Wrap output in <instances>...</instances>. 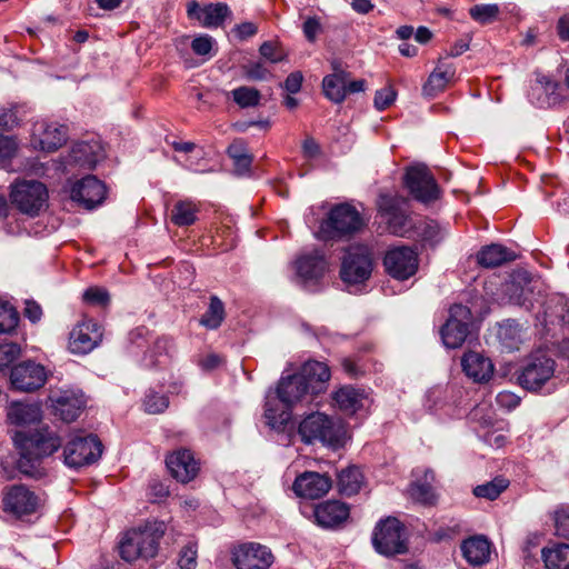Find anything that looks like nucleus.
<instances>
[{
  "label": "nucleus",
  "instance_id": "obj_10",
  "mask_svg": "<svg viewBox=\"0 0 569 569\" xmlns=\"http://www.w3.org/2000/svg\"><path fill=\"white\" fill-rule=\"evenodd\" d=\"M471 322L472 313L468 307L460 303L451 306L449 318L440 330L443 346L448 349L461 347L469 333Z\"/></svg>",
  "mask_w": 569,
  "mask_h": 569
},
{
  "label": "nucleus",
  "instance_id": "obj_24",
  "mask_svg": "<svg viewBox=\"0 0 569 569\" xmlns=\"http://www.w3.org/2000/svg\"><path fill=\"white\" fill-rule=\"evenodd\" d=\"M332 486L331 479L318 472L306 471L298 476L292 489L299 497L307 499H319L327 495Z\"/></svg>",
  "mask_w": 569,
  "mask_h": 569
},
{
  "label": "nucleus",
  "instance_id": "obj_18",
  "mask_svg": "<svg viewBox=\"0 0 569 569\" xmlns=\"http://www.w3.org/2000/svg\"><path fill=\"white\" fill-rule=\"evenodd\" d=\"M327 270V261L322 252L313 250L301 254L296 260V273L299 283L307 290H316V286Z\"/></svg>",
  "mask_w": 569,
  "mask_h": 569
},
{
  "label": "nucleus",
  "instance_id": "obj_59",
  "mask_svg": "<svg viewBox=\"0 0 569 569\" xmlns=\"http://www.w3.org/2000/svg\"><path fill=\"white\" fill-rule=\"evenodd\" d=\"M302 31L308 41L313 42L321 31L320 20L316 17H309L302 26Z\"/></svg>",
  "mask_w": 569,
  "mask_h": 569
},
{
  "label": "nucleus",
  "instance_id": "obj_51",
  "mask_svg": "<svg viewBox=\"0 0 569 569\" xmlns=\"http://www.w3.org/2000/svg\"><path fill=\"white\" fill-rule=\"evenodd\" d=\"M197 558V543L189 541L179 552L178 566L181 569H196Z\"/></svg>",
  "mask_w": 569,
  "mask_h": 569
},
{
  "label": "nucleus",
  "instance_id": "obj_4",
  "mask_svg": "<svg viewBox=\"0 0 569 569\" xmlns=\"http://www.w3.org/2000/svg\"><path fill=\"white\" fill-rule=\"evenodd\" d=\"M298 432L305 443L319 440L333 448L342 446L346 433L340 422L321 412L307 416L300 422Z\"/></svg>",
  "mask_w": 569,
  "mask_h": 569
},
{
  "label": "nucleus",
  "instance_id": "obj_2",
  "mask_svg": "<svg viewBox=\"0 0 569 569\" xmlns=\"http://www.w3.org/2000/svg\"><path fill=\"white\" fill-rule=\"evenodd\" d=\"M164 532L166 525L159 521L127 531L119 543L120 557L127 562L154 558Z\"/></svg>",
  "mask_w": 569,
  "mask_h": 569
},
{
  "label": "nucleus",
  "instance_id": "obj_26",
  "mask_svg": "<svg viewBox=\"0 0 569 569\" xmlns=\"http://www.w3.org/2000/svg\"><path fill=\"white\" fill-rule=\"evenodd\" d=\"M558 90V82L545 74H538L535 82L530 86L528 98L538 108H550L558 104L562 99Z\"/></svg>",
  "mask_w": 569,
  "mask_h": 569
},
{
  "label": "nucleus",
  "instance_id": "obj_30",
  "mask_svg": "<svg viewBox=\"0 0 569 569\" xmlns=\"http://www.w3.org/2000/svg\"><path fill=\"white\" fill-rule=\"evenodd\" d=\"M335 406L345 415L353 416L365 408L368 397L362 389L342 386L332 393Z\"/></svg>",
  "mask_w": 569,
  "mask_h": 569
},
{
  "label": "nucleus",
  "instance_id": "obj_28",
  "mask_svg": "<svg viewBox=\"0 0 569 569\" xmlns=\"http://www.w3.org/2000/svg\"><path fill=\"white\" fill-rule=\"evenodd\" d=\"M537 320L549 331V326L569 325V299L556 295L550 297L543 307L542 313Z\"/></svg>",
  "mask_w": 569,
  "mask_h": 569
},
{
  "label": "nucleus",
  "instance_id": "obj_47",
  "mask_svg": "<svg viewBox=\"0 0 569 569\" xmlns=\"http://www.w3.org/2000/svg\"><path fill=\"white\" fill-rule=\"evenodd\" d=\"M470 17L480 24H489L498 20L500 7L496 3L476 4L469 9Z\"/></svg>",
  "mask_w": 569,
  "mask_h": 569
},
{
  "label": "nucleus",
  "instance_id": "obj_61",
  "mask_svg": "<svg viewBox=\"0 0 569 569\" xmlns=\"http://www.w3.org/2000/svg\"><path fill=\"white\" fill-rule=\"evenodd\" d=\"M17 150V142L12 137L0 134V160L10 159Z\"/></svg>",
  "mask_w": 569,
  "mask_h": 569
},
{
  "label": "nucleus",
  "instance_id": "obj_7",
  "mask_svg": "<svg viewBox=\"0 0 569 569\" xmlns=\"http://www.w3.org/2000/svg\"><path fill=\"white\" fill-rule=\"evenodd\" d=\"M403 532L405 528L397 518L388 517L379 521L372 536L376 551L386 557L405 553L407 545Z\"/></svg>",
  "mask_w": 569,
  "mask_h": 569
},
{
  "label": "nucleus",
  "instance_id": "obj_1",
  "mask_svg": "<svg viewBox=\"0 0 569 569\" xmlns=\"http://www.w3.org/2000/svg\"><path fill=\"white\" fill-rule=\"evenodd\" d=\"M12 439L20 456L18 468L28 476H34L39 461L51 456L61 446V439L48 427L18 430Z\"/></svg>",
  "mask_w": 569,
  "mask_h": 569
},
{
  "label": "nucleus",
  "instance_id": "obj_13",
  "mask_svg": "<svg viewBox=\"0 0 569 569\" xmlns=\"http://www.w3.org/2000/svg\"><path fill=\"white\" fill-rule=\"evenodd\" d=\"M70 199L86 209H93L106 198V186L94 176H87L77 181H68L64 187Z\"/></svg>",
  "mask_w": 569,
  "mask_h": 569
},
{
  "label": "nucleus",
  "instance_id": "obj_58",
  "mask_svg": "<svg viewBox=\"0 0 569 569\" xmlns=\"http://www.w3.org/2000/svg\"><path fill=\"white\" fill-rule=\"evenodd\" d=\"M260 54L272 63H277L283 60V54L278 50V47L271 42L266 41L259 48Z\"/></svg>",
  "mask_w": 569,
  "mask_h": 569
},
{
  "label": "nucleus",
  "instance_id": "obj_35",
  "mask_svg": "<svg viewBox=\"0 0 569 569\" xmlns=\"http://www.w3.org/2000/svg\"><path fill=\"white\" fill-rule=\"evenodd\" d=\"M461 552L469 565L482 566L490 560L491 543L485 537H471L461 543Z\"/></svg>",
  "mask_w": 569,
  "mask_h": 569
},
{
  "label": "nucleus",
  "instance_id": "obj_52",
  "mask_svg": "<svg viewBox=\"0 0 569 569\" xmlns=\"http://www.w3.org/2000/svg\"><path fill=\"white\" fill-rule=\"evenodd\" d=\"M21 348L18 343L9 342L0 345V371L8 368L20 356Z\"/></svg>",
  "mask_w": 569,
  "mask_h": 569
},
{
  "label": "nucleus",
  "instance_id": "obj_8",
  "mask_svg": "<svg viewBox=\"0 0 569 569\" xmlns=\"http://www.w3.org/2000/svg\"><path fill=\"white\" fill-rule=\"evenodd\" d=\"M407 200L392 196H381L378 202L379 213L387 224V230L399 237H409L415 222L411 216L402 209Z\"/></svg>",
  "mask_w": 569,
  "mask_h": 569
},
{
  "label": "nucleus",
  "instance_id": "obj_40",
  "mask_svg": "<svg viewBox=\"0 0 569 569\" xmlns=\"http://www.w3.org/2000/svg\"><path fill=\"white\" fill-rule=\"evenodd\" d=\"M347 79L343 71L326 76L322 80L325 96L335 103H341L347 94Z\"/></svg>",
  "mask_w": 569,
  "mask_h": 569
},
{
  "label": "nucleus",
  "instance_id": "obj_60",
  "mask_svg": "<svg viewBox=\"0 0 569 569\" xmlns=\"http://www.w3.org/2000/svg\"><path fill=\"white\" fill-rule=\"evenodd\" d=\"M303 81V76L300 71L291 72L284 80L282 87L290 94H296L300 91Z\"/></svg>",
  "mask_w": 569,
  "mask_h": 569
},
{
  "label": "nucleus",
  "instance_id": "obj_3",
  "mask_svg": "<svg viewBox=\"0 0 569 569\" xmlns=\"http://www.w3.org/2000/svg\"><path fill=\"white\" fill-rule=\"evenodd\" d=\"M9 199L21 213L34 218L48 208L49 191L39 180L17 179L10 186Z\"/></svg>",
  "mask_w": 569,
  "mask_h": 569
},
{
  "label": "nucleus",
  "instance_id": "obj_20",
  "mask_svg": "<svg viewBox=\"0 0 569 569\" xmlns=\"http://www.w3.org/2000/svg\"><path fill=\"white\" fill-rule=\"evenodd\" d=\"M276 393L279 401L287 407H292L297 403H310L317 397L311 392L309 386L303 382L302 376L299 372L282 377L279 380Z\"/></svg>",
  "mask_w": 569,
  "mask_h": 569
},
{
  "label": "nucleus",
  "instance_id": "obj_37",
  "mask_svg": "<svg viewBox=\"0 0 569 569\" xmlns=\"http://www.w3.org/2000/svg\"><path fill=\"white\" fill-rule=\"evenodd\" d=\"M513 259L511 250L497 243L486 246L477 253V262L483 268H496Z\"/></svg>",
  "mask_w": 569,
  "mask_h": 569
},
{
  "label": "nucleus",
  "instance_id": "obj_57",
  "mask_svg": "<svg viewBox=\"0 0 569 569\" xmlns=\"http://www.w3.org/2000/svg\"><path fill=\"white\" fill-rule=\"evenodd\" d=\"M19 123V118L13 108L2 109L0 111V132L10 131Z\"/></svg>",
  "mask_w": 569,
  "mask_h": 569
},
{
  "label": "nucleus",
  "instance_id": "obj_6",
  "mask_svg": "<svg viewBox=\"0 0 569 569\" xmlns=\"http://www.w3.org/2000/svg\"><path fill=\"white\" fill-rule=\"evenodd\" d=\"M372 270L371 250L363 244L351 246L342 259L340 277L345 283L359 284L370 278Z\"/></svg>",
  "mask_w": 569,
  "mask_h": 569
},
{
  "label": "nucleus",
  "instance_id": "obj_19",
  "mask_svg": "<svg viewBox=\"0 0 569 569\" xmlns=\"http://www.w3.org/2000/svg\"><path fill=\"white\" fill-rule=\"evenodd\" d=\"M101 340V327L91 319H84L71 330L68 348L72 353L86 355L92 351Z\"/></svg>",
  "mask_w": 569,
  "mask_h": 569
},
{
  "label": "nucleus",
  "instance_id": "obj_21",
  "mask_svg": "<svg viewBox=\"0 0 569 569\" xmlns=\"http://www.w3.org/2000/svg\"><path fill=\"white\" fill-rule=\"evenodd\" d=\"M67 127L58 122L39 120L32 128V142L42 151L52 152L67 141Z\"/></svg>",
  "mask_w": 569,
  "mask_h": 569
},
{
  "label": "nucleus",
  "instance_id": "obj_36",
  "mask_svg": "<svg viewBox=\"0 0 569 569\" xmlns=\"http://www.w3.org/2000/svg\"><path fill=\"white\" fill-rule=\"evenodd\" d=\"M174 350L173 340L169 337H158L152 341L143 357L146 367H154L157 365H168Z\"/></svg>",
  "mask_w": 569,
  "mask_h": 569
},
{
  "label": "nucleus",
  "instance_id": "obj_44",
  "mask_svg": "<svg viewBox=\"0 0 569 569\" xmlns=\"http://www.w3.org/2000/svg\"><path fill=\"white\" fill-rule=\"evenodd\" d=\"M228 154L233 160L236 172L240 176L249 172L252 157L249 154L247 146L243 140H234L228 147Z\"/></svg>",
  "mask_w": 569,
  "mask_h": 569
},
{
  "label": "nucleus",
  "instance_id": "obj_25",
  "mask_svg": "<svg viewBox=\"0 0 569 569\" xmlns=\"http://www.w3.org/2000/svg\"><path fill=\"white\" fill-rule=\"evenodd\" d=\"M166 465L171 476L182 483L193 480L199 472V462L187 449H180L169 455Z\"/></svg>",
  "mask_w": 569,
  "mask_h": 569
},
{
  "label": "nucleus",
  "instance_id": "obj_34",
  "mask_svg": "<svg viewBox=\"0 0 569 569\" xmlns=\"http://www.w3.org/2000/svg\"><path fill=\"white\" fill-rule=\"evenodd\" d=\"M7 418L10 423L21 428L39 426L42 418L41 407L38 403L12 402L8 407Z\"/></svg>",
  "mask_w": 569,
  "mask_h": 569
},
{
  "label": "nucleus",
  "instance_id": "obj_14",
  "mask_svg": "<svg viewBox=\"0 0 569 569\" xmlns=\"http://www.w3.org/2000/svg\"><path fill=\"white\" fill-rule=\"evenodd\" d=\"M383 266L387 273L393 279L407 280L418 270V253L407 246L390 248L385 254Z\"/></svg>",
  "mask_w": 569,
  "mask_h": 569
},
{
  "label": "nucleus",
  "instance_id": "obj_27",
  "mask_svg": "<svg viewBox=\"0 0 569 569\" xmlns=\"http://www.w3.org/2000/svg\"><path fill=\"white\" fill-rule=\"evenodd\" d=\"M349 507L338 500H328L317 505L313 509L318 526L327 529L337 528L349 518Z\"/></svg>",
  "mask_w": 569,
  "mask_h": 569
},
{
  "label": "nucleus",
  "instance_id": "obj_50",
  "mask_svg": "<svg viewBox=\"0 0 569 569\" xmlns=\"http://www.w3.org/2000/svg\"><path fill=\"white\" fill-rule=\"evenodd\" d=\"M168 398L154 391L147 393L143 400L144 411L151 415L163 412L168 408Z\"/></svg>",
  "mask_w": 569,
  "mask_h": 569
},
{
  "label": "nucleus",
  "instance_id": "obj_32",
  "mask_svg": "<svg viewBox=\"0 0 569 569\" xmlns=\"http://www.w3.org/2000/svg\"><path fill=\"white\" fill-rule=\"evenodd\" d=\"M462 370L475 382H487L493 375L492 361L483 355L469 351L461 359Z\"/></svg>",
  "mask_w": 569,
  "mask_h": 569
},
{
  "label": "nucleus",
  "instance_id": "obj_17",
  "mask_svg": "<svg viewBox=\"0 0 569 569\" xmlns=\"http://www.w3.org/2000/svg\"><path fill=\"white\" fill-rule=\"evenodd\" d=\"M2 505L6 512L22 517L36 512L39 498L27 486L12 485L4 489Z\"/></svg>",
  "mask_w": 569,
  "mask_h": 569
},
{
  "label": "nucleus",
  "instance_id": "obj_46",
  "mask_svg": "<svg viewBox=\"0 0 569 569\" xmlns=\"http://www.w3.org/2000/svg\"><path fill=\"white\" fill-rule=\"evenodd\" d=\"M509 486V480L503 477H496L493 480L478 485L473 488L472 492L477 498L487 500L497 499L502 491Z\"/></svg>",
  "mask_w": 569,
  "mask_h": 569
},
{
  "label": "nucleus",
  "instance_id": "obj_38",
  "mask_svg": "<svg viewBox=\"0 0 569 569\" xmlns=\"http://www.w3.org/2000/svg\"><path fill=\"white\" fill-rule=\"evenodd\" d=\"M435 481V473L432 470H426L423 481H415L409 489V495L412 500L425 506H432L437 501V495L432 487Z\"/></svg>",
  "mask_w": 569,
  "mask_h": 569
},
{
  "label": "nucleus",
  "instance_id": "obj_23",
  "mask_svg": "<svg viewBox=\"0 0 569 569\" xmlns=\"http://www.w3.org/2000/svg\"><path fill=\"white\" fill-rule=\"evenodd\" d=\"M188 17L196 19L204 28H218L231 16L229 7L223 2L209 3L203 7L197 2L188 4Z\"/></svg>",
  "mask_w": 569,
  "mask_h": 569
},
{
  "label": "nucleus",
  "instance_id": "obj_41",
  "mask_svg": "<svg viewBox=\"0 0 569 569\" xmlns=\"http://www.w3.org/2000/svg\"><path fill=\"white\" fill-rule=\"evenodd\" d=\"M363 485V475L358 467L351 466L338 473V490L343 496H353Z\"/></svg>",
  "mask_w": 569,
  "mask_h": 569
},
{
  "label": "nucleus",
  "instance_id": "obj_54",
  "mask_svg": "<svg viewBox=\"0 0 569 569\" xmlns=\"http://www.w3.org/2000/svg\"><path fill=\"white\" fill-rule=\"evenodd\" d=\"M83 300L90 305L106 306L109 302V293L102 288L91 287L83 292Z\"/></svg>",
  "mask_w": 569,
  "mask_h": 569
},
{
  "label": "nucleus",
  "instance_id": "obj_43",
  "mask_svg": "<svg viewBox=\"0 0 569 569\" xmlns=\"http://www.w3.org/2000/svg\"><path fill=\"white\" fill-rule=\"evenodd\" d=\"M541 553L547 569H569L568 543H555L543 548Z\"/></svg>",
  "mask_w": 569,
  "mask_h": 569
},
{
  "label": "nucleus",
  "instance_id": "obj_12",
  "mask_svg": "<svg viewBox=\"0 0 569 569\" xmlns=\"http://www.w3.org/2000/svg\"><path fill=\"white\" fill-rule=\"evenodd\" d=\"M555 360L543 352L532 353L518 377L520 385L529 391H538L555 373Z\"/></svg>",
  "mask_w": 569,
  "mask_h": 569
},
{
  "label": "nucleus",
  "instance_id": "obj_45",
  "mask_svg": "<svg viewBox=\"0 0 569 569\" xmlns=\"http://www.w3.org/2000/svg\"><path fill=\"white\" fill-rule=\"evenodd\" d=\"M224 319V306L223 302L217 297L210 298L209 308L202 315L200 325L207 329L214 330L220 327Z\"/></svg>",
  "mask_w": 569,
  "mask_h": 569
},
{
  "label": "nucleus",
  "instance_id": "obj_29",
  "mask_svg": "<svg viewBox=\"0 0 569 569\" xmlns=\"http://www.w3.org/2000/svg\"><path fill=\"white\" fill-rule=\"evenodd\" d=\"M102 157L103 150L98 141H79L72 146L67 163L84 169H93Z\"/></svg>",
  "mask_w": 569,
  "mask_h": 569
},
{
  "label": "nucleus",
  "instance_id": "obj_11",
  "mask_svg": "<svg viewBox=\"0 0 569 569\" xmlns=\"http://www.w3.org/2000/svg\"><path fill=\"white\" fill-rule=\"evenodd\" d=\"M403 182L410 194L422 203L435 201L440 196L439 186L425 164L408 168Z\"/></svg>",
  "mask_w": 569,
  "mask_h": 569
},
{
  "label": "nucleus",
  "instance_id": "obj_53",
  "mask_svg": "<svg viewBox=\"0 0 569 569\" xmlns=\"http://www.w3.org/2000/svg\"><path fill=\"white\" fill-rule=\"evenodd\" d=\"M556 535L569 539V507H561L555 513Z\"/></svg>",
  "mask_w": 569,
  "mask_h": 569
},
{
  "label": "nucleus",
  "instance_id": "obj_22",
  "mask_svg": "<svg viewBox=\"0 0 569 569\" xmlns=\"http://www.w3.org/2000/svg\"><path fill=\"white\" fill-rule=\"evenodd\" d=\"M47 381L43 366L33 361H24L12 368L10 382L13 389L30 392L41 388Z\"/></svg>",
  "mask_w": 569,
  "mask_h": 569
},
{
  "label": "nucleus",
  "instance_id": "obj_63",
  "mask_svg": "<svg viewBox=\"0 0 569 569\" xmlns=\"http://www.w3.org/2000/svg\"><path fill=\"white\" fill-rule=\"evenodd\" d=\"M148 335L146 327H138L129 333V340L132 346L142 349L149 343Z\"/></svg>",
  "mask_w": 569,
  "mask_h": 569
},
{
  "label": "nucleus",
  "instance_id": "obj_15",
  "mask_svg": "<svg viewBox=\"0 0 569 569\" xmlns=\"http://www.w3.org/2000/svg\"><path fill=\"white\" fill-rule=\"evenodd\" d=\"M231 560L237 569H269L274 557L267 546L244 542L232 549Z\"/></svg>",
  "mask_w": 569,
  "mask_h": 569
},
{
  "label": "nucleus",
  "instance_id": "obj_16",
  "mask_svg": "<svg viewBox=\"0 0 569 569\" xmlns=\"http://www.w3.org/2000/svg\"><path fill=\"white\" fill-rule=\"evenodd\" d=\"M48 400L54 415L66 422L74 421L87 405L86 397L79 389L52 391Z\"/></svg>",
  "mask_w": 569,
  "mask_h": 569
},
{
  "label": "nucleus",
  "instance_id": "obj_56",
  "mask_svg": "<svg viewBox=\"0 0 569 569\" xmlns=\"http://www.w3.org/2000/svg\"><path fill=\"white\" fill-rule=\"evenodd\" d=\"M396 100V92L392 88L386 87L376 92L375 96V107L379 110H386L389 108L393 101Z\"/></svg>",
  "mask_w": 569,
  "mask_h": 569
},
{
  "label": "nucleus",
  "instance_id": "obj_64",
  "mask_svg": "<svg viewBox=\"0 0 569 569\" xmlns=\"http://www.w3.org/2000/svg\"><path fill=\"white\" fill-rule=\"evenodd\" d=\"M420 234L426 241L437 242L439 240V227L435 221H423Z\"/></svg>",
  "mask_w": 569,
  "mask_h": 569
},
{
  "label": "nucleus",
  "instance_id": "obj_33",
  "mask_svg": "<svg viewBox=\"0 0 569 569\" xmlns=\"http://www.w3.org/2000/svg\"><path fill=\"white\" fill-rule=\"evenodd\" d=\"M299 373L302 376L303 382L309 386L311 392L316 396L326 391L331 376L329 367L320 361H307L299 370Z\"/></svg>",
  "mask_w": 569,
  "mask_h": 569
},
{
  "label": "nucleus",
  "instance_id": "obj_31",
  "mask_svg": "<svg viewBox=\"0 0 569 569\" xmlns=\"http://www.w3.org/2000/svg\"><path fill=\"white\" fill-rule=\"evenodd\" d=\"M455 76L453 63L448 60H439L422 87L423 94L430 98L438 96L453 81Z\"/></svg>",
  "mask_w": 569,
  "mask_h": 569
},
{
  "label": "nucleus",
  "instance_id": "obj_62",
  "mask_svg": "<svg viewBox=\"0 0 569 569\" xmlns=\"http://www.w3.org/2000/svg\"><path fill=\"white\" fill-rule=\"evenodd\" d=\"M246 76L250 80H264L270 74L268 69L260 62H253L246 67Z\"/></svg>",
  "mask_w": 569,
  "mask_h": 569
},
{
  "label": "nucleus",
  "instance_id": "obj_9",
  "mask_svg": "<svg viewBox=\"0 0 569 569\" xmlns=\"http://www.w3.org/2000/svg\"><path fill=\"white\" fill-rule=\"evenodd\" d=\"M102 453V445L96 436L73 437L63 449V461L70 468H81L96 462Z\"/></svg>",
  "mask_w": 569,
  "mask_h": 569
},
{
  "label": "nucleus",
  "instance_id": "obj_39",
  "mask_svg": "<svg viewBox=\"0 0 569 569\" xmlns=\"http://www.w3.org/2000/svg\"><path fill=\"white\" fill-rule=\"evenodd\" d=\"M278 398L272 397L270 393L266 397V409H264V418L267 425L272 429H281L291 418L290 408L286 405L281 403L279 406Z\"/></svg>",
  "mask_w": 569,
  "mask_h": 569
},
{
  "label": "nucleus",
  "instance_id": "obj_48",
  "mask_svg": "<svg viewBox=\"0 0 569 569\" xmlns=\"http://www.w3.org/2000/svg\"><path fill=\"white\" fill-rule=\"evenodd\" d=\"M230 93H231L233 101L240 108L257 107L261 99V94H260L259 90H257L256 88L246 87V86L236 88Z\"/></svg>",
  "mask_w": 569,
  "mask_h": 569
},
{
  "label": "nucleus",
  "instance_id": "obj_49",
  "mask_svg": "<svg viewBox=\"0 0 569 569\" xmlns=\"http://www.w3.org/2000/svg\"><path fill=\"white\" fill-rule=\"evenodd\" d=\"M18 311L8 302H0V333H11L19 323Z\"/></svg>",
  "mask_w": 569,
  "mask_h": 569
},
{
  "label": "nucleus",
  "instance_id": "obj_5",
  "mask_svg": "<svg viewBox=\"0 0 569 569\" xmlns=\"http://www.w3.org/2000/svg\"><path fill=\"white\" fill-rule=\"evenodd\" d=\"M363 226L359 211L349 203L335 206L326 220L320 224L319 237L333 240L348 237L359 231Z\"/></svg>",
  "mask_w": 569,
  "mask_h": 569
},
{
  "label": "nucleus",
  "instance_id": "obj_55",
  "mask_svg": "<svg viewBox=\"0 0 569 569\" xmlns=\"http://www.w3.org/2000/svg\"><path fill=\"white\" fill-rule=\"evenodd\" d=\"M214 39L209 34L194 38L191 42L192 51L198 56H210Z\"/></svg>",
  "mask_w": 569,
  "mask_h": 569
},
{
  "label": "nucleus",
  "instance_id": "obj_42",
  "mask_svg": "<svg viewBox=\"0 0 569 569\" xmlns=\"http://www.w3.org/2000/svg\"><path fill=\"white\" fill-rule=\"evenodd\" d=\"M198 212L199 207L194 201L190 199L179 200L171 210V221L178 227H188L197 221Z\"/></svg>",
  "mask_w": 569,
  "mask_h": 569
}]
</instances>
